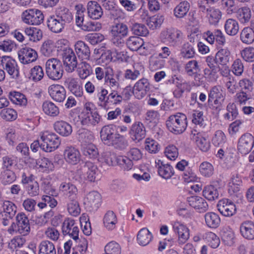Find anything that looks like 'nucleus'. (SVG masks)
Instances as JSON below:
<instances>
[{"instance_id": "43", "label": "nucleus", "mask_w": 254, "mask_h": 254, "mask_svg": "<svg viewBox=\"0 0 254 254\" xmlns=\"http://www.w3.org/2000/svg\"><path fill=\"white\" fill-rule=\"evenodd\" d=\"M205 222L207 227L216 228L220 224V218L214 212H207L204 215Z\"/></svg>"}, {"instance_id": "12", "label": "nucleus", "mask_w": 254, "mask_h": 254, "mask_svg": "<svg viewBox=\"0 0 254 254\" xmlns=\"http://www.w3.org/2000/svg\"><path fill=\"white\" fill-rule=\"evenodd\" d=\"M217 207L220 213L226 217H230L236 213V207L234 203L227 198L220 200Z\"/></svg>"}, {"instance_id": "22", "label": "nucleus", "mask_w": 254, "mask_h": 254, "mask_svg": "<svg viewBox=\"0 0 254 254\" xmlns=\"http://www.w3.org/2000/svg\"><path fill=\"white\" fill-rule=\"evenodd\" d=\"M144 71V66L141 63H136L133 64L131 68L125 70L124 76L126 79L134 81L138 78Z\"/></svg>"}, {"instance_id": "58", "label": "nucleus", "mask_w": 254, "mask_h": 254, "mask_svg": "<svg viewBox=\"0 0 254 254\" xmlns=\"http://www.w3.org/2000/svg\"><path fill=\"white\" fill-rule=\"evenodd\" d=\"M200 174L204 177H210L214 172L213 165L208 162L204 161L201 163L199 167Z\"/></svg>"}, {"instance_id": "52", "label": "nucleus", "mask_w": 254, "mask_h": 254, "mask_svg": "<svg viewBox=\"0 0 254 254\" xmlns=\"http://www.w3.org/2000/svg\"><path fill=\"white\" fill-rule=\"evenodd\" d=\"M252 16V12L250 9L247 7L240 8L237 14V17L242 24H246L250 21Z\"/></svg>"}, {"instance_id": "3", "label": "nucleus", "mask_w": 254, "mask_h": 254, "mask_svg": "<svg viewBox=\"0 0 254 254\" xmlns=\"http://www.w3.org/2000/svg\"><path fill=\"white\" fill-rule=\"evenodd\" d=\"M45 70L48 78L53 81L61 79L64 74L62 63L57 58H51L46 61Z\"/></svg>"}, {"instance_id": "41", "label": "nucleus", "mask_w": 254, "mask_h": 254, "mask_svg": "<svg viewBox=\"0 0 254 254\" xmlns=\"http://www.w3.org/2000/svg\"><path fill=\"white\" fill-rule=\"evenodd\" d=\"M109 94L108 90L102 86L98 89L97 97L98 98L97 104L99 107L106 108L109 105V101H108Z\"/></svg>"}, {"instance_id": "62", "label": "nucleus", "mask_w": 254, "mask_h": 254, "mask_svg": "<svg viewBox=\"0 0 254 254\" xmlns=\"http://www.w3.org/2000/svg\"><path fill=\"white\" fill-rule=\"evenodd\" d=\"M1 118L6 121H13L17 118L16 111L12 108H5L2 110L0 113Z\"/></svg>"}, {"instance_id": "55", "label": "nucleus", "mask_w": 254, "mask_h": 254, "mask_svg": "<svg viewBox=\"0 0 254 254\" xmlns=\"http://www.w3.org/2000/svg\"><path fill=\"white\" fill-rule=\"evenodd\" d=\"M164 20V16L160 14H157L149 17L147 19V24L149 28L153 30L159 28Z\"/></svg>"}, {"instance_id": "7", "label": "nucleus", "mask_w": 254, "mask_h": 254, "mask_svg": "<svg viewBox=\"0 0 254 254\" xmlns=\"http://www.w3.org/2000/svg\"><path fill=\"white\" fill-rule=\"evenodd\" d=\"M254 146V137L250 133H245L239 138L237 150L242 155L248 154Z\"/></svg>"}, {"instance_id": "59", "label": "nucleus", "mask_w": 254, "mask_h": 254, "mask_svg": "<svg viewBox=\"0 0 254 254\" xmlns=\"http://www.w3.org/2000/svg\"><path fill=\"white\" fill-rule=\"evenodd\" d=\"M66 202L68 212L73 216H77L80 212V209L77 201V198L67 200Z\"/></svg>"}, {"instance_id": "32", "label": "nucleus", "mask_w": 254, "mask_h": 254, "mask_svg": "<svg viewBox=\"0 0 254 254\" xmlns=\"http://www.w3.org/2000/svg\"><path fill=\"white\" fill-rule=\"evenodd\" d=\"M156 167L158 169V174L162 178L168 179L174 174L173 168L169 164H163L160 160L155 162Z\"/></svg>"}, {"instance_id": "50", "label": "nucleus", "mask_w": 254, "mask_h": 254, "mask_svg": "<svg viewBox=\"0 0 254 254\" xmlns=\"http://www.w3.org/2000/svg\"><path fill=\"white\" fill-rule=\"evenodd\" d=\"M9 98L11 101L16 105L25 106L27 104V99L25 96L17 91H11L9 93Z\"/></svg>"}, {"instance_id": "23", "label": "nucleus", "mask_w": 254, "mask_h": 254, "mask_svg": "<svg viewBox=\"0 0 254 254\" xmlns=\"http://www.w3.org/2000/svg\"><path fill=\"white\" fill-rule=\"evenodd\" d=\"M118 134L116 127L113 125L106 126L102 127L100 131V137L104 143L111 145V143Z\"/></svg>"}, {"instance_id": "14", "label": "nucleus", "mask_w": 254, "mask_h": 254, "mask_svg": "<svg viewBox=\"0 0 254 254\" xmlns=\"http://www.w3.org/2000/svg\"><path fill=\"white\" fill-rule=\"evenodd\" d=\"M59 190L66 200L77 198L78 189L75 185L69 182L61 183L59 188Z\"/></svg>"}, {"instance_id": "9", "label": "nucleus", "mask_w": 254, "mask_h": 254, "mask_svg": "<svg viewBox=\"0 0 254 254\" xmlns=\"http://www.w3.org/2000/svg\"><path fill=\"white\" fill-rule=\"evenodd\" d=\"M190 139L194 141L197 147L202 151H207L210 147L208 136L203 132L193 129L190 134Z\"/></svg>"}, {"instance_id": "45", "label": "nucleus", "mask_w": 254, "mask_h": 254, "mask_svg": "<svg viewBox=\"0 0 254 254\" xmlns=\"http://www.w3.org/2000/svg\"><path fill=\"white\" fill-rule=\"evenodd\" d=\"M225 32L230 36H235L239 30V23L236 19L229 18L226 20L224 24Z\"/></svg>"}, {"instance_id": "34", "label": "nucleus", "mask_w": 254, "mask_h": 254, "mask_svg": "<svg viewBox=\"0 0 254 254\" xmlns=\"http://www.w3.org/2000/svg\"><path fill=\"white\" fill-rule=\"evenodd\" d=\"M142 39L136 36H130L125 42L127 47L131 51H141L143 44Z\"/></svg>"}, {"instance_id": "33", "label": "nucleus", "mask_w": 254, "mask_h": 254, "mask_svg": "<svg viewBox=\"0 0 254 254\" xmlns=\"http://www.w3.org/2000/svg\"><path fill=\"white\" fill-rule=\"evenodd\" d=\"M94 138L93 134L88 129H81L77 132V139L80 143L81 147L92 143Z\"/></svg>"}, {"instance_id": "46", "label": "nucleus", "mask_w": 254, "mask_h": 254, "mask_svg": "<svg viewBox=\"0 0 254 254\" xmlns=\"http://www.w3.org/2000/svg\"><path fill=\"white\" fill-rule=\"evenodd\" d=\"M240 39L244 44H252L254 42V31L250 27L244 28L241 31Z\"/></svg>"}, {"instance_id": "17", "label": "nucleus", "mask_w": 254, "mask_h": 254, "mask_svg": "<svg viewBox=\"0 0 254 254\" xmlns=\"http://www.w3.org/2000/svg\"><path fill=\"white\" fill-rule=\"evenodd\" d=\"M18 55L20 62L23 64H27L35 62L38 58L37 52L28 47L21 48L19 51Z\"/></svg>"}, {"instance_id": "56", "label": "nucleus", "mask_w": 254, "mask_h": 254, "mask_svg": "<svg viewBox=\"0 0 254 254\" xmlns=\"http://www.w3.org/2000/svg\"><path fill=\"white\" fill-rule=\"evenodd\" d=\"M81 148L83 155L90 158H95L98 155V149L92 143L81 147Z\"/></svg>"}, {"instance_id": "47", "label": "nucleus", "mask_w": 254, "mask_h": 254, "mask_svg": "<svg viewBox=\"0 0 254 254\" xmlns=\"http://www.w3.org/2000/svg\"><path fill=\"white\" fill-rule=\"evenodd\" d=\"M117 157L116 154L110 151H105L103 152L100 157V161L103 164L108 166H113L116 165Z\"/></svg>"}, {"instance_id": "18", "label": "nucleus", "mask_w": 254, "mask_h": 254, "mask_svg": "<svg viewBox=\"0 0 254 254\" xmlns=\"http://www.w3.org/2000/svg\"><path fill=\"white\" fill-rule=\"evenodd\" d=\"M65 161L71 165H76L80 161L81 155L78 149L72 146H68L64 151Z\"/></svg>"}, {"instance_id": "63", "label": "nucleus", "mask_w": 254, "mask_h": 254, "mask_svg": "<svg viewBox=\"0 0 254 254\" xmlns=\"http://www.w3.org/2000/svg\"><path fill=\"white\" fill-rule=\"evenodd\" d=\"M80 65L78 70V75L81 79H85L92 73V67L85 62H82Z\"/></svg>"}, {"instance_id": "57", "label": "nucleus", "mask_w": 254, "mask_h": 254, "mask_svg": "<svg viewBox=\"0 0 254 254\" xmlns=\"http://www.w3.org/2000/svg\"><path fill=\"white\" fill-rule=\"evenodd\" d=\"M190 3L187 1L181 2L176 6V17L182 18L184 17L190 9Z\"/></svg>"}, {"instance_id": "21", "label": "nucleus", "mask_w": 254, "mask_h": 254, "mask_svg": "<svg viewBox=\"0 0 254 254\" xmlns=\"http://www.w3.org/2000/svg\"><path fill=\"white\" fill-rule=\"evenodd\" d=\"M105 83L109 87L110 91L119 90L121 88L120 74L114 73L112 68H110L106 73Z\"/></svg>"}, {"instance_id": "40", "label": "nucleus", "mask_w": 254, "mask_h": 254, "mask_svg": "<svg viewBox=\"0 0 254 254\" xmlns=\"http://www.w3.org/2000/svg\"><path fill=\"white\" fill-rule=\"evenodd\" d=\"M42 110L46 115L52 117H57L60 113L59 107L55 103L50 101H45L43 102Z\"/></svg>"}, {"instance_id": "51", "label": "nucleus", "mask_w": 254, "mask_h": 254, "mask_svg": "<svg viewBox=\"0 0 254 254\" xmlns=\"http://www.w3.org/2000/svg\"><path fill=\"white\" fill-rule=\"evenodd\" d=\"M242 185V180L241 177L238 174L233 175L229 183V191L230 193L237 192L240 191Z\"/></svg>"}, {"instance_id": "53", "label": "nucleus", "mask_w": 254, "mask_h": 254, "mask_svg": "<svg viewBox=\"0 0 254 254\" xmlns=\"http://www.w3.org/2000/svg\"><path fill=\"white\" fill-rule=\"evenodd\" d=\"M203 195L208 200L212 201L218 197L219 193L217 189L212 185H208L204 188Z\"/></svg>"}, {"instance_id": "19", "label": "nucleus", "mask_w": 254, "mask_h": 254, "mask_svg": "<svg viewBox=\"0 0 254 254\" xmlns=\"http://www.w3.org/2000/svg\"><path fill=\"white\" fill-rule=\"evenodd\" d=\"M63 63L67 72H72L76 68L78 62L75 53L71 49H68L63 57Z\"/></svg>"}, {"instance_id": "44", "label": "nucleus", "mask_w": 254, "mask_h": 254, "mask_svg": "<svg viewBox=\"0 0 254 254\" xmlns=\"http://www.w3.org/2000/svg\"><path fill=\"white\" fill-rule=\"evenodd\" d=\"M187 127L186 116L180 113L176 114V134L184 132Z\"/></svg>"}, {"instance_id": "1", "label": "nucleus", "mask_w": 254, "mask_h": 254, "mask_svg": "<svg viewBox=\"0 0 254 254\" xmlns=\"http://www.w3.org/2000/svg\"><path fill=\"white\" fill-rule=\"evenodd\" d=\"M72 19L73 16L69 10L64 6L60 7L56 10L54 15L50 16L48 19V27L52 32L59 33Z\"/></svg>"}, {"instance_id": "4", "label": "nucleus", "mask_w": 254, "mask_h": 254, "mask_svg": "<svg viewBox=\"0 0 254 254\" xmlns=\"http://www.w3.org/2000/svg\"><path fill=\"white\" fill-rule=\"evenodd\" d=\"M42 141L41 149L47 152H51L58 148L61 144L60 137L55 133L48 131L40 134Z\"/></svg>"}, {"instance_id": "8", "label": "nucleus", "mask_w": 254, "mask_h": 254, "mask_svg": "<svg viewBox=\"0 0 254 254\" xmlns=\"http://www.w3.org/2000/svg\"><path fill=\"white\" fill-rule=\"evenodd\" d=\"M101 195L97 191H92L87 194L84 204L86 209L90 212L96 211L101 204Z\"/></svg>"}, {"instance_id": "60", "label": "nucleus", "mask_w": 254, "mask_h": 254, "mask_svg": "<svg viewBox=\"0 0 254 254\" xmlns=\"http://www.w3.org/2000/svg\"><path fill=\"white\" fill-rule=\"evenodd\" d=\"M202 237L212 248H216L219 246L220 239L215 233L207 232L203 235Z\"/></svg>"}, {"instance_id": "25", "label": "nucleus", "mask_w": 254, "mask_h": 254, "mask_svg": "<svg viewBox=\"0 0 254 254\" xmlns=\"http://www.w3.org/2000/svg\"><path fill=\"white\" fill-rule=\"evenodd\" d=\"M64 85L75 96L80 97L83 95V89L77 78H67L64 81Z\"/></svg>"}, {"instance_id": "13", "label": "nucleus", "mask_w": 254, "mask_h": 254, "mask_svg": "<svg viewBox=\"0 0 254 254\" xmlns=\"http://www.w3.org/2000/svg\"><path fill=\"white\" fill-rule=\"evenodd\" d=\"M150 89L148 80L145 78H142L134 84L132 93L136 98L141 99L145 96Z\"/></svg>"}, {"instance_id": "31", "label": "nucleus", "mask_w": 254, "mask_h": 254, "mask_svg": "<svg viewBox=\"0 0 254 254\" xmlns=\"http://www.w3.org/2000/svg\"><path fill=\"white\" fill-rule=\"evenodd\" d=\"M82 170L87 176L88 181L94 182L98 175V168L90 161H86L82 167Z\"/></svg>"}, {"instance_id": "29", "label": "nucleus", "mask_w": 254, "mask_h": 254, "mask_svg": "<svg viewBox=\"0 0 254 254\" xmlns=\"http://www.w3.org/2000/svg\"><path fill=\"white\" fill-rule=\"evenodd\" d=\"M242 236L248 240L254 239V223L251 221H245L240 226Z\"/></svg>"}, {"instance_id": "28", "label": "nucleus", "mask_w": 254, "mask_h": 254, "mask_svg": "<svg viewBox=\"0 0 254 254\" xmlns=\"http://www.w3.org/2000/svg\"><path fill=\"white\" fill-rule=\"evenodd\" d=\"M55 130L63 136H69L72 132V127L71 125L63 120L57 121L54 124Z\"/></svg>"}, {"instance_id": "61", "label": "nucleus", "mask_w": 254, "mask_h": 254, "mask_svg": "<svg viewBox=\"0 0 254 254\" xmlns=\"http://www.w3.org/2000/svg\"><path fill=\"white\" fill-rule=\"evenodd\" d=\"M116 165L124 170H129L133 166V162L127 156H118L117 157Z\"/></svg>"}, {"instance_id": "30", "label": "nucleus", "mask_w": 254, "mask_h": 254, "mask_svg": "<svg viewBox=\"0 0 254 254\" xmlns=\"http://www.w3.org/2000/svg\"><path fill=\"white\" fill-rule=\"evenodd\" d=\"M88 16L93 19H98L103 15V10L100 4L95 1H89L87 3Z\"/></svg>"}, {"instance_id": "35", "label": "nucleus", "mask_w": 254, "mask_h": 254, "mask_svg": "<svg viewBox=\"0 0 254 254\" xmlns=\"http://www.w3.org/2000/svg\"><path fill=\"white\" fill-rule=\"evenodd\" d=\"M153 238L151 233L146 228L141 229L137 235L138 244L142 246H147L150 243Z\"/></svg>"}, {"instance_id": "10", "label": "nucleus", "mask_w": 254, "mask_h": 254, "mask_svg": "<svg viewBox=\"0 0 254 254\" xmlns=\"http://www.w3.org/2000/svg\"><path fill=\"white\" fill-rule=\"evenodd\" d=\"M62 231L64 235H68L75 241L79 239V228L73 219L67 218L64 220Z\"/></svg>"}, {"instance_id": "5", "label": "nucleus", "mask_w": 254, "mask_h": 254, "mask_svg": "<svg viewBox=\"0 0 254 254\" xmlns=\"http://www.w3.org/2000/svg\"><path fill=\"white\" fill-rule=\"evenodd\" d=\"M111 41L113 45L117 47L124 46V38L128 34L127 25L123 23H119L113 25L111 30Z\"/></svg>"}, {"instance_id": "38", "label": "nucleus", "mask_w": 254, "mask_h": 254, "mask_svg": "<svg viewBox=\"0 0 254 254\" xmlns=\"http://www.w3.org/2000/svg\"><path fill=\"white\" fill-rule=\"evenodd\" d=\"M206 16L211 25H216L222 17V12L219 9L210 7L206 9Z\"/></svg>"}, {"instance_id": "2", "label": "nucleus", "mask_w": 254, "mask_h": 254, "mask_svg": "<svg viewBox=\"0 0 254 254\" xmlns=\"http://www.w3.org/2000/svg\"><path fill=\"white\" fill-rule=\"evenodd\" d=\"M9 233H18L22 236L28 235L30 232V225L28 216L24 212H19L8 229Z\"/></svg>"}, {"instance_id": "26", "label": "nucleus", "mask_w": 254, "mask_h": 254, "mask_svg": "<svg viewBox=\"0 0 254 254\" xmlns=\"http://www.w3.org/2000/svg\"><path fill=\"white\" fill-rule=\"evenodd\" d=\"M130 135L132 140L137 141L143 139L146 136L145 128L141 122L134 123L129 131Z\"/></svg>"}, {"instance_id": "24", "label": "nucleus", "mask_w": 254, "mask_h": 254, "mask_svg": "<svg viewBox=\"0 0 254 254\" xmlns=\"http://www.w3.org/2000/svg\"><path fill=\"white\" fill-rule=\"evenodd\" d=\"M187 201L189 205L200 212H204L207 210L208 205L204 198L198 196H190L188 197Z\"/></svg>"}, {"instance_id": "27", "label": "nucleus", "mask_w": 254, "mask_h": 254, "mask_svg": "<svg viewBox=\"0 0 254 254\" xmlns=\"http://www.w3.org/2000/svg\"><path fill=\"white\" fill-rule=\"evenodd\" d=\"M75 52L79 59L89 60L90 50L88 45L82 41H78L74 44Z\"/></svg>"}, {"instance_id": "20", "label": "nucleus", "mask_w": 254, "mask_h": 254, "mask_svg": "<svg viewBox=\"0 0 254 254\" xmlns=\"http://www.w3.org/2000/svg\"><path fill=\"white\" fill-rule=\"evenodd\" d=\"M50 97L55 101L62 102L66 97V91L64 87L60 84H52L48 88Z\"/></svg>"}, {"instance_id": "54", "label": "nucleus", "mask_w": 254, "mask_h": 254, "mask_svg": "<svg viewBox=\"0 0 254 254\" xmlns=\"http://www.w3.org/2000/svg\"><path fill=\"white\" fill-rule=\"evenodd\" d=\"M165 60L156 55L152 56L149 60V68L155 71L162 68L165 64Z\"/></svg>"}, {"instance_id": "48", "label": "nucleus", "mask_w": 254, "mask_h": 254, "mask_svg": "<svg viewBox=\"0 0 254 254\" xmlns=\"http://www.w3.org/2000/svg\"><path fill=\"white\" fill-rule=\"evenodd\" d=\"M0 179L3 185H7L14 182L16 179V176L13 171L6 169L3 170L1 172Z\"/></svg>"}, {"instance_id": "6", "label": "nucleus", "mask_w": 254, "mask_h": 254, "mask_svg": "<svg viewBox=\"0 0 254 254\" xmlns=\"http://www.w3.org/2000/svg\"><path fill=\"white\" fill-rule=\"evenodd\" d=\"M42 12L36 8H29L24 10L21 14L22 21L28 25H40L43 22Z\"/></svg>"}, {"instance_id": "11", "label": "nucleus", "mask_w": 254, "mask_h": 254, "mask_svg": "<svg viewBox=\"0 0 254 254\" xmlns=\"http://www.w3.org/2000/svg\"><path fill=\"white\" fill-rule=\"evenodd\" d=\"M225 92L220 86H215L211 88L208 94V102L214 103L216 107H220L225 98Z\"/></svg>"}, {"instance_id": "39", "label": "nucleus", "mask_w": 254, "mask_h": 254, "mask_svg": "<svg viewBox=\"0 0 254 254\" xmlns=\"http://www.w3.org/2000/svg\"><path fill=\"white\" fill-rule=\"evenodd\" d=\"M24 33L31 41L36 42L39 41L43 37L42 30L35 27H26L24 29Z\"/></svg>"}, {"instance_id": "15", "label": "nucleus", "mask_w": 254, "mask_h": 254, "mask_svg": "<svg viewBox=\"0 0 254 254\" xmlns=\"http://www.w3.org/2000/svg\"><path fill=\"white\" fill-rule=\"evenodd\" d=\"M2 67L13 78L19 76V69L16 61L9 56H4Z\"/></svg>"}, {"instance_id": "16", "label": "nucleus", "mask_w": 254, "mask_h": 254, "mask_svg": "<svg viewBox=\"0 0 254 254\" xmlns=\"http://www.w3.org/2000/svg\"><path fill=\"white\" fill-rule=\"evenodd\" d=\"M78 118L81 124L85 127L95 126L101 121V117L97 111L90 114H80Z\"/></svg>"}, {"instance_id": "42", "label": "nucleus", "mask_w": 254, "mask_h": 254, "mask_svg": "<svg viewBox=\"0 0 254 254\" xmlns=\"http://www.w3.org/2000/svg\"><path fill=\"white\" fill-rule=\"evenodd\" d=\"M38 254H56L55 246L48 240H43L38 246Z\"/></svg>"}, {"instance_id": "37", "label": "nucleus", "mask_w": 254, "mask_h": 254, "mask_svg": "<svg viewBox=\"0 0 254 254\" xmlns=\"http://www.w3.org/2000/svg\"><path fill=\"white\" fill-rule=\"evenodd\" d=\"M2 207V216L6 218L12 219L17 212V206L10 201H4Z\"/></svg>"}, {"instance_id": "49", "label": "nucleus", "mask_w": 254, "mask_h": 254, "mask_svg": "<svg viewBox=\"0 0 254 254\" xmlns=\"http://www.w3.org/2000/svg\"><path fill=\"white\" fill-rule=\"evenodd\" d=\"M117 222V219L114 212L112 211H107L103 218L105 227L109 230H112L115 228Z\"/></svg>"}, {"instance_id": "36", "label": "nucleus", "mask_w": 254, "mask_h": 254, "mask_svg": "<svg viewBox=\"0 0 254 254\" xmlns=\"http://www.w3.org/2000/svg\"><path fill=\"white\" fill-rule=\"evenodd\" d=\"M216 60L220 65H226L231 60L232 56L230 50L228 48L220 49L215 54Z\"/></svg>"}, {"instance_id": "64", "label": "nucleus", "mask_w": 254, "mask_h": 254, "mask_svg": "<svg viewBox=\"0 0 254 254\" xmlns=\"http://www.w3.org/2000/svg\"><path fill=\"white\" fill-rule=\"evenodd\" d=\"M121 247L116 242H110L105 247L104 254H121Z\"/></svg>"}]
</instances>
